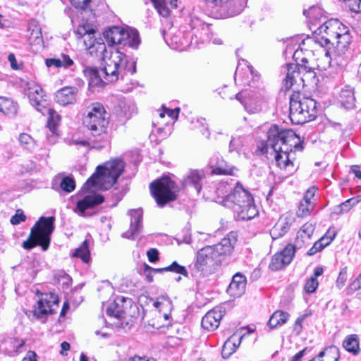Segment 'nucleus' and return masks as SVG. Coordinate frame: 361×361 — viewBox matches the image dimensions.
<instances>
[{"label":"nucleus","instance_id":"nucleus-1","mask_svg":"<svg viewBox=\"0 0 361 361\" xmlns=\"http://www.w3.org/2000/svg\"><path fill=\"white\" fill-rule=\"evenodd\" d=\"M274 152L276 166L288 175L297 171L295 164V152L303 149L300 137L291 129H280L272 125L267 132V139L261 148L262 154L268 153L269 149Z\"/></svg>","mask_w":361,"mask_h":361},{"label":"nucleus","instance_id":"nucleus-2","mask_svg":"<svg viewBox=\"0 0 361 361\" xmlns=\"http://www.w3.org/2000/svg\"><path fill=\"white\" fill-rule=\"evenodd\" d=\"M95 31L92 28H87L85 26L79 27L78 34L82 35L84 43L91 51H95L97 54H102L104 66L102 69L104 73V78L108 82H114L119 78L123 79L128 74L133 75L136 72V61L118 49L111 51L109 57L104 52L106 51L105 43L102 39L99 42L94 38Z\"/></svg>","mask_w":361,"mask_h":361},{"label":"nucleus","instance_id":"nucleus-3","mask_svg":"<svg viewBox=\"0 0 361 361\" xmlns=\"http://www.w3.org/2000/svg\"><path fill=\"white\" fill-rule=\"evenodd\" d=\"M236 241L235 233L231 232L219 243L201 249L197 253L195 264L197 269L204 274L211 273L215 266L221 262V256L232 253Z\"/></svg>","mask_w":361,"mask_h":361},{"label":"nucleus","instance_id":"nucleus-4","mask_svg":"<svg viewBox=\"0 0 361 361\" xmlns=\"http://www.w3.org/2000/svg\"><path fill=\"white\" fill-rule=\"evenodd\" d=\"M247 71L252 75V81L247 84L248 87L237 93L235 98L248 114H257L262 110L269 97L262 82L259 81V76L254 73L252 68L247 66Z\"/></svg>","mask_w":361,"mask_h":361},{"label":"nucleus","instance_id":"nucleus-5","mask_svg":"<svg viewBox=\"0 0 361 361\" xmlns=\"http://www.w3.org/2000/svg\"><path fill=\"white\" fill-rule=\"evenodd\" d=\"M226 207L233 210L237 220H251L259 214L252 195L239 182L235 183L233 194L229 196Z\"/></svg>","mask_w":361,"mask_h":361},{"label":"nucleus","instance_id":"nucleus-6","mask_svg":"<svg viewBox=\"0 0 361 361\" xmlns=\"http://www.w3.org/2000/svg\"><path fill=\"white\" fill-rule=\"evenodd\" d=\"M125 163L122 159H116L98 166L96 171L87 180L83 188L90 189L98 187L101 190H108L116 183L123 173Z\"/></svg>","mask_w":361,"mask_h":361},{"label":"nucleus","instance_id":"nucleus-7","mask_svg":"<svg viewBox=\"0 0 361 361\" xmlns=\"http://www.w3.org/2000/svg\"><path fill=\"white\" fill-rule=\"evenodd\" d=\"M289 117L293 123L300 125L313 121L317 114V102L295 92L290 97Z\"/></svg>","mask_w":361,"mask_h":361},{"label":"nucleus","instance_id":"nucleus-8","mask_svg":"<svg viewBox=\"0 0 361 361\" xmlns=\"http://www.w3.org/2000/svg\"><path fill=\"white\" fill-rule=\"evenodd\" d=\"M54 221V216H41L32 228L29 238L23 243V247L31 250L39 245L43 251L47 250L55 228Z\"/></svg>","mask_w":361,"mask_h":361},{"label":"nucleus","instance_id":"nucleus-9","mask_svg":"<svg viewBox=\"0 0 361 361\" xmlns=\"http://www.w3.org/2000/svg\"><path fill=\"white\" fill-rule=\"evenodd\" d=\"M106 111L104 106L99 103L93 104L90 110L84 117V126L90 131L94 140H99L104 144L108 142L106 132L109 121L105 117Z\"/></svg>","mask_w":361,"mask_h":361},{"label":"nucleus","instance_id":"nucleus-10","mask_svg":"<svg viewBox=\"0 0 361 361\" xmlns=\"http://www.w3.org/2000/svg\"><path fill=\"white\" fill-rule=\"evenodd\" d=\"M178 188L176 182L168 176L157 179L149 185L151 194L160 207L176 200Z\"/></svg>","mask_w":361,"mask_h":361},{"label":"nucleus","instance_id":"nucleus-11","mask_svg":"<svg viewBox=\"0 0 361 361\" xmlns=\"http://www.w3.org/2000/svg\"><path fill=\"white\" fill-rule=\"evenodd\" d=\"M350 42V33L336 37L334 47L326 49L324 52V57L329 66H331L332 61H335L336 63L341 66L345 64L350 55L348 47Z\"/></svg>","mask_w":361,"mask_h":361},{"label":"nucleus","instance_id":"nucleus-12","mask_svg":"<svg viewBox=\"0 0 361 361\" xmlns=\"http://www.w3.org/2000/svg\"><path fill=\"white\" fill-rule=\"evenodd\" d=\"M340 25L338 19H330L325 21L317 30L319 34L313 37L315 43L324 48V51L331 49L336 39V30Z\"/></svg>","mask_w":361,"mask_h":361},{"label":"nucleus","instance_id":"nucleus-13","mask_svg":"<svg viewBox=\"0 0 361 361\" xmlns=\"http://www.w3.org/2000/svg\"><path fill=\"white\" fill-rule=\"evenodd\" d=\"M136 306L133 304L132 299L123 296H117L106 308V314L109 317L123 319L130 316L132 309Z\"/></svg>","mask_w":361,"mask_h":361},{"label":"nucleus","instance_id":"nucleus-14","mask_svg":"<svg viewBox=\"0 0 361 361\" xmlns=\"http://www.w3.org/2000/svg\"><path fill=\"white\" fill-rule=\"evenodd\" d=\"M59 307V298L53 293H45L37 301L34 307L33 314L37 319H44L49 314L56 312Z\"/></svg>","mask_w":361,"mask_h":361},{"label":"nucleus","instance_id":"nucleus-15","mask_svg":"<svg viewBox=\"0 0 361 361\" xmlns=\"http://www.w3.org/2000/svg\"><path fill=\"white\" fill-rule=\"evenodd\" d=\"M301 63H287L286 67L283 68L284 71L286 73V76L283 80V88L285 90H288L295 82V75H299L300 72L305 71L306 73H313V69L308 66V61L306 58H302L300 61Z\"/></svg>","mask_w":361,"mask_h":361},{"label":"nucleus","instance_id":"nucleus-16","mask_svg":"<svg viewBox=\"0 0 361 361\" xmlns=\"http://www.w3.org/2000/svg\"><path fill=\"white\" fill-rule=\"evenodd\" d=\"M104 201V196L99 194L85 195L77 201L73 212L81 217L87 218L92 216V214L88 211L101 204Z\"/></svg>","mask_w":361,"mask_h":361},{"label":"nucleus","instance_id":"nucleus-17","mask_svg":"<svg viewBox=\"0 0 361 361\" xmlns=\"http://www.w3.org/2000/svg\"><path fill=\"white\" fill-rule=\"evenodd\" d=\"M297 245L288 244L281 252L274 254L271 259L269 267L271 271L284 269L293 260Z\"/></svg>","mask_w":361,"mask_h":361},{"label":"nucleus","instance_id":"nucleus-18","mask_svg":"<svg viewBox=\"0 0 361 361\" xmlns=\"http://www.w3.org/2000/svg\"><path fill=\"white\" fill-rule=\"evenodd\" d=\"M212 7L219 6L224 11V17L230 18L239 14L246 0H204Z\"/></svg>","mask_w":361,"mask_h":361},{"label":"nucleus","instance_id":"nucleus-19","mask_svg":"<svg viewBox=\"0 0 361 361\" xmlns=\"http://www.w3.org/2000/svg\"><path fill=\"white\" fill-rule=\"evenodd\" d=\"M130 217V228L121 234L122 238L134 240L143 229L142 210L141 209H130L128 212Z\"/></svg>","mask_w":361,"mask_h":361},{"label":"nucleus","instance_id":"nucleus-20","mask_svg":"<svg viewBox=\"0 0 361 361\" xmlns=\"http://www.w3.org/2000/svg\"><path fill=\"white\" fill-rule=\"evenodd\" d=\"M79 90L75 86H66L55 92L54 100L61 106H66L78 102Z\"/></svg>","mask_w":361,"mask_h":361},{"label":"nucleus","instance_id":"nucleus-21","mask_svg":"<svg viewBox=\"0 0 361 361\" xmlns=\"http://www.w3.org/2000/svg\"><path fill=\"white\" fill-rule=\"evenodd\" d=\"M224 313L225 310L221 307L209 311L202 319V326L208 331L215 330L219 326Z\"/></svg>","mask_w":361,"mask_h":361},{"label":"nucleus","instance_id":"nucleus-22","mask_svg":"<svg viewBox=\"0 0 361 361\" xmlns=\"http://www.w3.org/2000/svg\"><path fill=\"white\" fill-rule=\"evenodd\" d=\"M209 166L212 169V173L216 175H234L237 169L230 166L219 155L214 154L209 160Z\"/></svg>","mask_w":361,"mask_h":361},{"label":"nucleus","instance_id":"nucleus-23","mask_svg":"<svg viewBox=\"0 0 361 361\" xmlns=\"http://www.w3.org/2000/svg\"><path fill=\"white\" fill-rule=\"evenodd\" d=\"M294 219L290 216H283L270 230V235L274 239H278L284 235L290 228Z\"/></svg>","mask_w":361,"mask_h":361},{"label":"nucleus","instance_id":"nucleus-24","mask_svg":"<svg viewBox=\"0 0 361 361\" xmlns=\"http://www.w3.org/2000/svg\"><path fill=\"white\" fill-rule=\"evenodd\" d=\"M246 282V277L244 275L239 272L236 273L233 276L227 289V293L234 298L240 297L245 291Z\"/></svg>","mask_w":361,"mask_h":361},{"label":"nucleus","instance_id":"nucleus-25","mask_svg":"<svg viewBox=\"0 0 361 361\" xmlns=\"http://www.w3.org/2000/svg\"><path fill=\"white\" fill-rule=\"evenodd\" d=\"M83 73L88 80L90 90L94 92L96 87H102L104 85L105 82L101 78L97 68L86 67L83 70Z\"/></svg>","mask_w":361,"mask_h":361},{"label":"nucleus","instance_id":"nucleus-26","mask_svg":"<svg viewBox=\"0 0 361 361\" xmlns=\"http://www.w3.org/2000/svg\"><path fill=\"white\" fill-rule=\"evenodd\" d=\"M236 183L237 182L228 183L227 181H222L219 183L216 190L217 195L216 202L226 207V204L227 200H228L229 196L233 194V188L235 186Z\"/></svg>","mask_w":361,"mask_h":361},{"label":"nucleus","instance_id":"nucleus-27","mask_svg":"<svg viewBox=\"0 0 361 361\" xmlns=\"http://www.w3.org/2000/svg\"><path fill=\"white\" fill-rule=\"evenodd\" d=\"M339 102L346 109H353L355 107V97L354 89L349 85L343 87L339 94Z\"/></svg>","mask_w":361,"mask_h":361},{"label":"nucleus","instance_id":"nucleus-28","mask_svg":"<svg viewBox=\"0 0 361 361\" xmlns=\"http://www.w3.org/2000/svg\"><path fill=\"white\" fill-rule=\"evenodd\" d=\"M121 45L137 49L140 43L139 33L135 29L124 30Z\"/></svg>","mask_w":361,"mask_h":361},{"label":"nucleus","instance_id":"nucleus-29","mask_svg":"<svg viewBox=\"0 0 361 361\" xmlns=\"http://www.w3.org/2000/svg\"><path fill=\"white\" fill-rule=\"evenodd\" d=\"M71 143L77 146L78 148L84 147L86 150H88L90 148L100 149L104 147L105 145L102 142L94 140V137H92V136L88 138L73 137Z\"/></svg>","mask_w":361,"mask_h":361},{"label":"nucleus","instance_id":"nucleus-30","mask_svg":"<svg viewBox=\"0 0 361 361\" xmlns=\"http://www.w3.org/2000/svg\"><path fill=\"white\" fill-rule=\"evenodd\" d=\"M124 30L118 26H114L104 32V37L109 45L120 44L123 38Z\"/></svg>","mask_w":361,"mask_h":361},{"label":"nucleus","instance_id":"nucleus-31","mask_svg":"<svg viewBox=\"0 0 361 361\" xmlns=\"http://www.w3.org/2000/svg\"><path fill=\"white\" fill-rule=\"evenodd\" d=\"M204 178V173L203 171H191L185 180V185L193 187L197 193L199 194L202 189V182Z\"/></svg>","mask_w":361,"mask_h":361},{"label":"nucleus","instance_id":"nucleus-32","mask_svg":"<svg viewBox=\"0 0 361 361\" xmlns=\"http://www.w3.org/2000/svg\"><path fill=\"white\" fill-rule=\"evenodd\" d=\"M165 30H162V35L164 37L166 43L170 46L172 49L179 51L184 50L188 46V41L186 39V37L184 36V34L182 32H179V35H174L171 38V43L168 42L166 39H165Z\"/></svg>","mask_w":361,"mask_h":361},{"label":"nucleus","instance_id":"nucleus-33","mask_svg":"<svg viewBox=\"0 0 361 361\" xmlns=\"http://www.w3.org/2000/svg\"><path fill=\"white\" fill-rule=\"evenodd\" d=\"M361 201V196L358 195L347 200L341 204L335 206L331 212L332 214L341 215L349 212L353 207Z\"/></svg>","mask_w":361,"mask_h":361},{"label":"nucleus","instance_id":"nucleus-34","mask_svg":"<svg viewBox=\"0 0 361 361\" xmlns=\"http://www.w3.org/2000/svg\"><path fill=\"white\" fill-rule=\"evenodd\" d=\"M0 111L8 117H13L17 114V104L9 98L0 97Z\"/></svg>","mask_w":361,"mask_h":361},{"label":"nucleus","instance_id":"nucleus-35","mask_svg":"<svg viewBox=\"0 0 361 361\" xmlns=\"http://www.w3.org/2000/svg\"><path fill=\"white\" fill-rule=\"evenodd\" d=\"M290 314L283 311H276L271 316L269 320L268 321V326L271 329L277 328L278 326H281L288 321Z\"/></svg>","mask_w":361,"mask_h":361},{"label":"nucleus","instance_id":"nucleus-36","mask_svg":"<svg viewBox=\"0 0 361 361\" xmlns=\"http://www.w3.org/2000/svg\"><path fill=\"white\" fill-rule=\"evenodd\" d=\"M235 336H231L229 338H228L222 348L221 350V355L224 358L226 359L228 358L233 353L235 352L238 347L240 345L241 343V340L243 338V336H240L238 339V343H236L234 341Z\"/></svg>","mask_w":361,"mask_h":361},{"label":"nucleus","instance_id":"nucleus-37","mask_svg":"<svg viewBox=\"0 0 361 361\" xmlns=\"http://www.w3.org/2000/svg\"><path fill=\"white\" fill-rule=\"evenodd\" d=\"M90 241L85 240L79 247L76 248L73 253V257H78L85 263H88L90 260V250L89 247Z\"/></svg>","mask_w":361,"mask_h":361},{"label":"nucleus","instance_id":"nucleus-38","mask_svg":"<svg viewBox=\"0 0 361 361\" xmlns=\"http://www.w3.org/2000/svg\"><path fill=\"white\" fill-rule=\"evenodd\" d=\"M317 357H325L322 361H338L340 357L339 349L335 345L326 347L318 354Z\"/></svg>","mask_w":361,"mask_h":361},{"label":"nucleus","instance_id":"nucleus-39","mask_svg":"<svg viewBox=\"0 0 361 361\" xmlns=\"http://www.w3.org/2000/svg\"><path fill=\"white\" fill-rule=\"evenodd\" d=\"M43 111H47L49 114L47 121V127L50 132L54 135L57 130L58 124L61 120V116L52 109H47L43 106Z\"/></svg>","mask_w":361,"mask_h":361},{"label":"nucleus","instance_id":"nucleus-40","mask_svg":"<svg viewBox=\"0 0 361 361\" xmlns=\"http://www.w3.org/2000/svg\"><path fill=\"white\" fill-rule=\"evenodd\" d=\"M326 12L319 6L310 7L308 10H304L303 14L312 21H319L322 18H326Z\"/></svg>","mask_w":361,"mask_h":361},{"label":"nucleus","instance_id":"nucleus-41","mask_svg":"<svg viewBox=\"0 0 361 361\" xmlns=\"http://www.w3.org/2000/svg\"><path fill=\"white\" fill-rule=\"evenodd\" d=\"M52 188L59 192L60 189L66 192H71L75 188V182L73 177L71 176H65L61 179L59 187L52 185Z\"/></svg>","mask_w":361,"mask_h":361},{"label":"nucleus","instance_id":"nucleus-42","mask_svg":"<svg viewBox=\"0 0 361 361\" xmlns=\"http://www.w3.org/2000/svg\"><path fill=\"white\" fill-rule=\"evenodd\" d=\"M343 346L345 349L353 354H357L359 352V342L357 339V336L355 334H352L348 336L343 343Z\"/></svg>","mask_w":361,"mask_h":361},{"label":"nucleus","instance_id":"nucleus-43","mask_svg":"<svg viewBox=\"0 0 361 361\" xmlns=\"http://www.w3.org/2000/svg\"><path fill=\"white\" fill-rule=\"evenodd\" d=\"M154 8L159 14L164 17L167 18L170 15V8L165 0H151Z\"/></svg>","mask_w":361,"mask_h":361},{"label":"nucleus","instance_id":"nucleus-44","mask_svg":"<svg viewBox=\"0 0 361 361\" xmlns=\"http://www.w3.org/2000/svg\"><path fill=\"white\" fill-rule=\"evenodd\" d=\"M18 140L21 146L28 151H32L35 146L34 139L27 133H21L19 135Z\"/></svg>","mask_w":361,"mask_h":361},{"label":"nucleus","instance_id":"nucleus-45","mask_svg":"<svg viewBox=\"0 0 361 361\" xmlns=\"http://www.w3.org/2000/svg\"><path fill=\"white\" fill-rule=\"evenodd\" d=\"M314 228L312 224H305L301 228L300 231L298 232L297 238H296V243H299V238H310L311 235H312L314 232Z\"/></svg>","mask_w":361,"mask_h":361},{"label":"nucleus","instance_id":"nucleus-46","mask_svg":"<svg viewBox=\"0 0 361 361\" xmlns=\"http://www.w3.org/2000/svg\"><path fill=\"white\" fill-rule=\"evenodd\" d=\"M168 271L175 272L183 275L184 276H188V272L186 268L183 266L180 265L176 261L172 262V264L166 267Z\"/></svg>","mask_w":361,"mask_h":361},{"label":"nucleus","instance_id":"nucleus-47","mask_svg":"<svg viewBox=\"0 0 361 361\" xmlns=\"http://www.w3.org/2000/svg\"><path fill=\"white\" fill-rule=\"evenodd\" d=\"M196 128L199 130L202 135L205 136V137L208 139L209 138L210 132L209 130L208 124L204 118L197 120Z\"/></svg>","mask_w":361,"mask_h":361},{"label":"nucleus","instance_id":"nucleus-48","mask_svg":"<svg viewBox=\"0 0 361 361\" xmlns=\"http://www.w3.org/2000/svg\"><path fill=\"white\" fill-rule=\"evenodd\" d=\"M28 97L30 99L31 104L35 106L38 111L42 112L44 114V111H43V106H42L40 102V99L42 97L37 96V94H33V92L30 91L27 93Z\"/></svg>","mask_w":361,"mask_h":361},{"label":"nucleus","instance_id":"nucleus-49","mask_svg":"<svg viewBox=\"0 0 361 361\" xmlns=\"http://www.w3.org/2000/svg\"><path fill=\"white\" fill-rule=\"evenodd\" d=\"M314 203H307V204L300 203L298 207V216H305L309 215L310 212L314 209Z\"/></svg>","mask_w":361,"mask_h":361},{"label":"nucleus","instance_id":"nucleus-50","mask_svg":"<svg viewBox=\"0 0 361 361\" xmlns=\"http://www.w3.org/2000/svg\"><path fill=\"white\" fill-rule=\"evenodd\" d=\"M319 282L315 277H310L305 283L304 289L307 293H313L318 288Z\"/></svg>","mask_w":361,"mask_h":361},{"label":"nucleus","instance_id":"nucleus-51","mask_svg":"<svg viewBox=\"0 0 361 361\" xmlns=\"http://www.w3.org/2000/svg\"><path fill=\"white\" fill-rule=\"evenodd\" d=\"M26 216L24 214L23 211L20 209L16 210V214L11 216L10 222L13 225H18L21 222L25 221Z\"/></svg>","mask_w":361,"mask_h":361},{"label":"nucleus","instance_id":"nucleus-52","mask_svg":"<svg viewBox=\"0 0 361 361\" xmlns=\"http://www.w3.org/2000/svg\"><path fill=\"white\" fill-rule=\"evenodd\" d=\"M243 146V139L240 137H233L229 143V152H238Z\"/></svg>","mask_w":361,"mask_h":361},{"label":"nucleus","instance_id":"nucleus-53","mask_svg":"<svg viewBox=\"0 0 361 361\" xmlns=\"http://www.w3.org/2000/svg\"><path fill=\"white\" fill-rule=\"evenodd\" d=\"M336 235V233L334 231H331V230L329 229L326 232V233L324 236H322L321 238H319L318 240L319 242H321L322 245H324V248L325 247L329 245L332 242V240L335 238Z\"/></svg>","mask_w":361,"mask_h":361},{"label":"nucleus","instance_id":"nucleus-54","mask_svg":"<svg viewBox=\"0 0 361 361\" xmlns=\"http://www.w3.org/2000/svg\"><path fill=\"white\" fill-rule=\"evenodd\" d=\"M190 27L192 29L199 30L201 28L202 30L207 29L208 25L203 23L200 18L194 16H191L190 18Z\"/></svg>","mask_w":361,"mask_h":361},{"label":"nucleus","instance_id":"nucleus-55","mask_svg":"<svg viewBox=\"0 0 361 361\" xmlns=\"http://www.w3.org/2000/svg\"><path fill=\"white\" fill-rule=\"evenodd\" d=\"M348 279L347 267L343 268L338 276L336 280V286L338 288H341L344 286Z\"/></svg>","mask_w":361,"mask_h":361},{"label":"nucleus","instance_id":"nucleus-56","mask_svg":"<svg viewBox=\"0 0 361 361\" xmlns=\"http://www.w3.org/2000/svg\"><path fill=\"white\" fill-rule=\"evenodd\" d=\"M361 289V273L350 284L348 288V294H351L353 292Z\"/></svg>","mask_w":361,"mask_h":361},{"label":"nucleus","instance_id":"nucleus-57","mask_svg":"<svg viewBox=\"0 0 361 361\" xmlns=\"http://www.w3.org/2000/svg\"><path fill=\"white\" fill-rule=\"evenodd\" d=\"M345 1L350 11L355 13L361 12V0H347Z\"/></svg>","mask_w":361,"mask_h":361},{"label":"nucleus","instance_id":"nucleus-58","mask_svg":"<svg viewBox=\"0 0 361 361\" xmlns=\"http://www.w3.org/2000/svg\"><path fill=\"white\" fill-rule=\"evenodd\" d=\"M306 317V314L301 315L299 317L293 326V331L297 334H300L302 330V324Z\"/></svg>","mask_w":361,"mask_h":361},{"label":"nucleus","instance_id":"nucleus-59","mask_svg":"<svg viewBox=\"0 0 361 361\" xmlns=\"http://www.w3.org/2000/svg\"><path fill=\"white\" fill-rule=\"evenodd\" d=\"M148 260L151 263H154L159 259V252L155 248H151L147 252Z\"/></svg>","mask_w":361,"mask_h":361},{"label":"nucleus","instance_id":"nucleus-60","mask_svg":"<svg viewBox=\"0 0 361 361\" xmlns=\"http://www.w3.org/2000/svg\"><path fill=\"white\" fill-rule=\"evenodd\" d=\"M111 193L112 199L114 200V202L111 204V207H116L118 202L123 198L124 193L122 191H118L116 188L112 190Z\"/></svg>","mask_w":361,"mask_h":361},{"label":"nucleus","instance_id":"nucleus-61","mask_svg":"<svg viewBox=\"0 0 361 361\" xmlns=\"http://www.w3.org/2000/svg\"><path fill=\"white\" fill-rule=\"evenodd\" d=\"M45 63L47 67H62V60L61 59H47L45 61Z\"/></svg>","mask_w":361,"mask_h":361},{"label":"nucleus","instance_id":"nucleus-62","mask_svg":"<svg viewBox=\"0 0 361 361\" xmlns=\"http://www.w3.org/2000/svg\"><path fill=\"white\" fill-rule=\"evenodd\" d=\"M32 91L33 94H37L39 97H43V90L42 88L35 83L29 85L28 92Z\"/></svg>","mask_w":361,"mask_h":361},{"label":"nucleus","instance_id":"nucleus-63","mask_svg":"<svg viewBox=\"0 0 361 361\" xmlns=\"http://www.w3.org/2000/svg\"><path fill=\"white\" fill-rule=\"evenodd\" d=\"M163 109L165 110L166 113L168 114V116L171 118L172 119H177L178 117V114L180 109L176 108L174 109H171L165 107L164 106H162Z\"/></svg>","mask_w":361,"mask_h":361},{"label":"nucleus","instance_id":"nucleus-64","mask_svg":"<svg viewBox=\"0 0 361 361\" xmlns=\"http://www.w3.org/2000/svg\"><path fill=\"white\" fill-rule=\"evenodd\" d=\"M128 361H157V360L153 357H149L147 356L140 357V356L135 355L134 357H129Z\"/></svg>","mask_w":361,"mask_h":361}]
</instances>
